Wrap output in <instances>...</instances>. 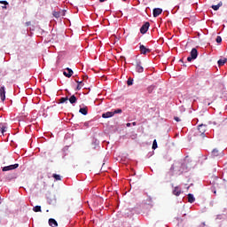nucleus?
<instances>
[{
  "mask_svg": "<svg viewBox=\"0 0 227 227\" xmlns=\"http://www.w3.org/2000/svg\"><path fill=\"white\" fill-rule=\"evenodd\" d=\"M82 88V85L77 84L76 86V91H79Z\"/></svg>",
  "mask_w": 227,
  "mask_h": 227,
  "instance_id": "38",
  "label": "nucleus"
},
{
  "mask_svg": "<svg viewBox=\"0 0 227 227\" xmlns=\"http://www.w3.org/2000/svg\"><path fill=\"white\" fill-rule=\"evenodd\" d=\"M155 154V152L154 151H152V152H149L146 155L147 159H150V157H153V155Z\"/></svg>",
  "mask_w": 227,
  "mask_h": 227,
  "instance_id": "33",
  "label": "nucleus"
},
{
  "mask_svg": "<svg viewBox=\"0 0 227 227\" xmlns=\"http://www.w3.org/2000/svg\"><path fill=\"white\" fill-rule=\"evenodd\" d=\"M152 148H153V150H157V148H159V145L157 144V139H154V140L153 141V146H152Z\"/></svg>",
  "mask_w": 227,
  "mask_h": 227,
  "instance_id": "27",
  "label": "nucleus"
},
{
  "mask_svg": "<svg viewBox=\"0 0 227 227\" xmlns=\"http://www.w3.org/2000/svg\"><path fill=\"white\" fill-rule=\"evenodd\" d=\"M122 1L125 3V2H127V1H129V0H122Z\"/></svg>",
  "mask_w": 227,
  "mask_h": 227,
  "instance_id": "49",
  "label": "nucleus"
},
{
  "mask_svg": "<svg viewBox=\"0 0 227 227\" xmlns=\"http://www.w3.org/2000/svg\"><path fill=\"white\" fill-rule=\"evenodd\" d=\"M6 130H8V128L6 126H4V124L0 123V132H1V134H4V132H6Z\"/></svg>",
  "mask_w": 227,
  "mask_h": 227,
  "instance_id": "20",
  "label": "nucleus"
},
{
  "mask_svg": "<svg viewBox=\"0 0 227 227\" xmlns=\"http://www.w3.org/2000/svg\"><path fill=\"white\" fill-rule=\"evenodd\" d=\"M114 116V114L113 112H106L102 114V118L107 119V118H113Z\"/></svg>",
  "mask_w": 227,
  "mask_h": 227,
  "instance_id": "14",
  "label": "nucleus"
},
{
  "mask_svg": "<svg viewBox=\"0 0 227 227\" xmlns=\"http://www.w3.org/2000/svg\"><path fill=\"white\" fill-rule=\"evenodd\" d=\"M69 102L70 104H77V97H75V95H72L69 98Z\"/></svg>",
  "mask_w": 227,
  "mask_h": 227,
  "instance_id": "19",
  "label": "nucleus"
},
{
  "mask_svg": "<svg viewBox=\"0 0 227 227\" xmlns=\"http://www.w3.org/2000/svg\"><path fill=\"white\" fill-rule=\"evenodd\" d=\"M198 130L202 137H206L205 132H207V125L205 124L199 125Z\"/></svg>",
  "mask_w": 227,
  "mask_h": 227,
  "instance_id": "8",
  "label": "nucleus"
},
{
  "mask_svg": "<svg viewBox=\"0 0 227 227\" xmlns=\"http://www.w3.org/2000/svg\"><path fill=\"white\" fill-rule=\"evenodd\" d=\"M0 4H4V6H2V8L6 10V6H8L9 3L6 0H0Z\"/></svg>",
  "mask_w": 227,
  "mask_h": 227,
  "instance_id": "22",
  "label": "nucleus"
},
{
  "mask_svg": "<svg viewBox=\"0 0 227 227\" xmlns=\"http://www.w3.org/2000/svg\"><path fill=\"white\" fill-rule=\"evenodd\" d=\"M0 98L2 102H4L6 100V88L4 85H2L0 87Z\"/></svg>",
  "mask_w": 227,
  "mask_h": 227,
  "instance_id": "7",
  "label": "nucleus"
},
{
  "mask_svg": "<svg viewBox=\"0 0 227 227\" xmlns=\"http://www.w3.org/2000/svg\"><path fill=\"white\" fill-rule=\"evenodd\" d=\"M198 55H199L198 49L192 48L190 52V56L187 57V61L189 63H191L192 61H194V59H198Z\"/></svg>",
  "mask_w": 227,
  "mask_h": 227,
  "instance_id": "2",
  "label": "nucleus"
},
{
  "mask_svg": "<svg viewBox=\"0 0 227 227\" xmlns=\"http://www.w3.org/2000/svg\"><path fill=\"white\" fill-rule=\"evenodd\" d=\"M52 178H54V180H61V176H59V174H53L52 175Z\"/></svg>",
  "mask_w": 227,
  "mask_h": 227,
  "instance_id": "31",
  "label": "nucleus"
},
{
  "mask_svg": "<svg viewBox=\"0 0 227 227\" xmlns=\"http://www.w3.org/2000/svg\"><path fill=\"white\" fill-rule=\"evenodd\" d=\"M175 121H182V120L179 119V117L175 116L174 117Z\"/></svg>",
  "mask_w": 227,
  "mask_h": 227,
  "instance_id": "39",
  "label": "nucleus"
},
{
  "mask_svg": "<svg viewBox=\"0 0 227 227\" xmlns=\"http://www.w3.org/2000/svg\"><path fill=\"white\" fill-rule=\"evenodd\" d=\"M215 42H216V43H221L223 42V37H221L220 35H217Z\"/></svg>",
  "mask_w": 227,
  "mask_h": 227,
  "instance_id": "32",
  "label": "nucleus"
},
{
  "mask_svg": "<svg viewBox=\"0 0 227 227\" xmlns=\"http://www.w3.org/2000/svg\"><path fill=\"white\" fill-rule=\"evenodd\" d=\"M47 203L49 205H54L56 203V199H51V198H47Z\"/></svg>",
  "mask_w": 227,
  "mask_h": 227,
  "instance_id": "24",
  "label": "nucleus"
},
{
  "mask_svg": "<svg viewBox=\"0 0 227 227\" xmlns=\"http://www.w3.org/2000/svg\"><path fill=\"white\" fill-rule=\"evenodd\" d=\"M162 13V8H154L153 10V17L157 18Z\"/></svg>",
  "mask_w": 227,
  "mask_h": 227,
  "instance_id": "11",
  "label": "nucleus"
},
{
  "mask_svg": "<svg viewBox=\"0 0 227 227\" xmlns=\"http://www.w3.org/2000/svg\"><path fill=\"white\" fill-rule=\"evenodd\" d=\"M91 121H85L84 123H83V127H86V129H88V127H90L91 124Z\"/></svg>",
  "mask_w": 227,
  "mask_h": 227,
  "instance_id": "34",
  "label": "nucleus"
},
{
  "mask_svg": "<svg viewBox=\"0 0 227 227\" xmlns=\"http://www.w3.org/2000/svg\"><path fill=\"white\" fill-rule=\"evenodd\" d=\"M227 61V59L224 58V59H220L218 61H217V65L218 67H223L224 66V64L226 63Z\"/></svg>",
  "mask_w": 227,
  "mask_h": 227,
  "instance_id": "18",
  "label": "nucleus"
},
{
  "mask_svg": "<svg viewBox=\"0 0 227 227\" xmlns=\"http://www.w3.org/2000/svg\"><path fill=\"white\" fill-rule=\"evenodd\" d=\"M48 223H49V226L58 227V221H56V219H54V218H50L48 220Z\"/></svg>",
  "mask_w": 227,
  "mask_h": 227,
  "instance_id": "13",
  "label": "nucleus"
},
{
  "mask_svg": "<svg viewBox=\"0 0 227 227\" xmlns=\"http://www.w3.org/2000/svg\"><path fill=\"white\" fill-rule=\"evenodd\" d=\"M138 45H139L140 54L146 55L148 54V52H152V50L150 48H146L145 44H141V43H139Z\"/></svg>",
  "mask_w": 227,
  "mask_h": 227,
  "instance_id": "5",
  "label": "nucleus"
},
{
  "mask_svg": "<svg viewBox=\"0 0 227 227\" xmlns=\"http://www.w3.org/2000/svg\"><path fill=\"white\" fill-rule=\"evenodd\" d=\"M63 75H65V77H67L68 79H70V77H72V75H74V70H72V68H70V67H67L66 70L63 72Z\"/></svg>",
  "mask_w": 227,
  "mask_h": 227,
  "instance_id": "9",
  "label": "nucleus"
},
{
  "mask_svg": "<svg viewBox=\"0 0 227 227\" xmlns=\"http://www.w3.org/2000/svg\"><path fill=\"white\" fill-rule=\"evenodd\" d=\"M19 168V163H15L12 165H8L2 168V171H13V169H17Z\"/></svg>",
  "mask_w": 227,
  "mask_h": 227,
  "instance_id": "6",
  "label": "nucleus"
},
{
  "mask_svg": "<svg viewBox=\"0 0 227 227\" xmlns=\"http://www.w3.org/2000/svg\"><path fill=\"white\" fill-rule=\"evenodd\" d=\"M226 210H227L226 207H224V208L223 209V212H226Z\"/></svg>",
  "mask_w": 227,
  "mask_h": 227,
  "instance_id": "46",
  "label": "nucleus"
},
{
  "mask_svg": "<svg viewBox=\"0 0 227 227\" xmlns=\"http://www.w3.org/2000/svg\"><path fill=\"white\" fill-rule=\"evenodd\" d=\"M52 15L55 17V19H59V17H61V12L54 11Z\"/></svg>",
  "mask_w": 227,
  "mask_h": 227,
  "instance_id": "26",
  "label": "nucleus"
},
{
  "mask_svg": "<svg viewBox=\"0 0 227 227\" xmlns=\"http://www.w3.org/2000/svg\"><path fill=\"white\" fill-rule=\"evenodd\" d=\"M148 29H150V22L146 21L140 27L141 35H146V33H148Z\"/></svg>",
  "mask_w": 227,
  "mask_h": 227,
  "instance_id": "4",
  "label": "nucleus"
},
{
  "mask_svg": "<svg viewBox=\"0 0 227 227\" xmlns=\"http://www.w3.org/2000/svg\"><path fill=\"white\" fill-rule=\"evenodd\" d=\"M131 126H132V123L130 122L126 123V127H131Z\"/></svg>",
  "mask_w": 227,
  "mask_h": 227,
  "instance_id": "40",
  "label": "nucleus"
},
{
  "mask_svg": "<svg viewBox=\"0 0 227 227\" xmlns=\"http://www.w3.org/2000/svg\"><path fill=\"white\" fill-rule=\"evenodd\" d=\"M135 70L137 74H143V72H145V67H143V62H141V59H136Z\"/></svg>",
  "mask_w": 227,
  "mask_h": 227,
  "instance_id": "3",
  "label": "nucleus"
},
{
  "mask_svg": "<svg viewBox=\"0 0 227 227\" xmlns=\"http://www.w3.org/2000/svg\"><path fill=\"white\" fill-rule=\"evenodd\" d=\"M214 194H217V191L215 189L213 190Z\"/></svg>",
  "mask_w": 227,
  "mask_h": 227,
  "instance_id": "44",
  "label": "nucleus"
},
{
  "mask_svg": "<svg viewBox=\"0 0 227 227\" xmlns=\"http://www.w3.org/2000/svg\"><path fill=\"white\" fill-rule=\"evenodd\" d=\"M188 201L189 203H194L196 201V198H194V194L192 193L188 194Z\"/></svg>",
  "mask_w": 227,
  "mask_h": 227,
  "instance_id": "16",
  "label": "nucleus"
},
{
  "mask_svg": "<svg viewBox=\"0 0 227 227\" xmlns=\"http://www.w3.org/2000/svg\"><path fill=\"white\" fill-rule=\"evenodd\" d=\"M171 170L176 171L177 175H182L183 173H187L191 169V164L189 163V157L184 160L176 161L170 168Z\"/></svg>",
  "mask_w": 227,
  "mask_h": 227,
  "instance_id": "1",
  "label": "nucleus"
},
{
  "mask_svg": "<svg viewBox=\"0 0 227 227\" xmlns=\"http://www.w3.org/2000/svg\"><path fill=\"white\" fill-rule=\"evenodd\" d=\"M26 25H27V26H31V21L26 22Z\"/></svg>",
  "mask_w": 227,
  "mask_h": 227,
  "instance_id": "42",
  "label": "nucleus"
},
{
  "mask_svg": "<svg viewBox=\"0 0 227 227\" xmlns=\"http://www.w3.org/2000/svg\"><path fill=\"white\" fill-rule=\"evenodd\" d=\"M134 84V79L133 78H129L127 81V85L128 86H132Z\"/></svg>",
  "mask_w": 227,
  "mask_h": 227,
  "instance_id": "29",
  "label": "nucleus"
},
{
  "mask_svg": "<svg viewBox=\"0 0 227 227\" xmlns=\"http://www.w3.org/2000/svg\"><path fill=\"white\" fill-rule=\"evenodd\" d=\"M211 155L212 157H219V150H217V148L213 149Z\"/></svg>",
  "mask_w": 227,
  "mask_h": 227,
  "instance_id": "21",
  "label": "nucleus"
},
{
  "mask_svg": "<svg viewBox=\"0 0 227 227\" xmlns=\"http://www.w3.org/2000/svg\"><path fill=\"white\" fill-rule=\"evenodd\" d=\"M107 0H99V3H106Z\"/></svg>",
  "mask_w": 227,
  "mask_h": 227,
  "instance_id": "45",
  "label": "nucleus"
},
{
  "mask_svg": "<svg viewBox=\"0 0 227 227\" xmlns=\"http://www.w3.org/2000/svg\"><path fill=\"white\" fill-rule=\"evenodd\" d=\"M11 178H13V176H11Z\"/></svg>",
  "mask_w": 227,
  "mask_h": 227,
  "instance_id": "50",
  "label": "nucleus"
},
{
  "mask_svg": "<svg viewBox=\"0 0 227 227\" xmlns=\"http://www.w3.org/2000/svg\"><path fill=\"white\" fill-rule=\"evenodd\" d=\"M221 6H223V2H219L216 5H212L211 8L215 12H217V10H219V8H221Z\"/></svg>",
  "mask_w": 227,
  "mask_h": 227,
  "instance_id": "17",
  "label": "nucleus"
},
{
  "mask_svg": "<svg viewBox=\"0 0 227 227\" xmlns=\"http://www.w3.org/2000/svg\"><path fill=\"white\" fill-rule=\"evenodd\" d=\"M179 61H180L181 63H184V59H180Z\"/></svg>",
  "mask_w": 227,
  "mask_h": 227,
  "instance_id": "47",
  "label": "nucleus"
},
{
  "mask_svg": "<svg viewBox=\"0 0 227 227\" xmlns=\"http://www.w3.org/2000/svg\"><path fill=\"white\" fill-rule=\"evenodd\" d=\"M199 227H205V222H203Z\"/></svg>",
  "mask_w": 227,
  "mask_h": 227,
  "instance_id": "43",
  "label": "nucleus"
},
{
  "mask_svg": "<svg viewBox=\"0 0 227 227\" xmlns=\"http://www.w3.org/2000/svg\"><path fill=\"white\" fill-rule=\"evenodd\" d=\"M75 82H77V84H79L80 86H83L84 83L82 82V81L79 82V81H75Z\"/></svg>",
  "mask_w": 227,
  "mask_h": 227,
  "instance_id": "37",
  "label": "nucleus"
},
{
  "mask_svg": "<svg viewBox=\"0 0 227 227\" xmlns=\"http://www.w3.org/2000/svg\"><path fill=\"white\" fill-rule=\"evenodd\" d=\"M223 215H223V214H222V215H216V218H215L216 221H217V220L221 221V220L223 219Z\"/></svg>",
  "mask_w": 227,
  "mask_h": 227,
  "instance_id": "35",
  "label": "nucleus"
},
{
  "mask_svg": "<svg viewBox=\"0 0 227 227\" xmlns=\"http://www.w3.org/2000/svg\"><path fill=\"white\" fill-rule=\"evenodd\" d=\"M153 90H155V85H150L147 87V93H153Z\"/></svg>",
  "mask_w": 227,
  "mask_h": 227,
  "instance_id": "23",
  "label": "nucleus"
},
{
  "mask_svg": "<svg viewBox=\"0 0 227 227\" xmlns=\"http://www.w3.org/2000/svg\"><path fill=\"white\" fill-rule=\"evenodd\" d=\"M172 192L174 196H180L182 194V189L179 186H176Z\"/></svg>",
  "mask_w": 227,
  "mask_h": 227,
  "instance_id": "12",
  "label": "nucleus"
},
{
  "mask_svg": "<svg viewBox=\"0 0 227 227\" xmlns=\"http://www.w3.org/2000/svg\"><path fill=\"white\" fill-rule=\"evenodd\" d=\"M76 126H77V127H81V125H80V124H76Z\"/></svg>",
  "mask_w": 227,
  "mask_h": 227,
  "instance_id": "48",
  "label": "nucleus"
},
{
  "mask_svg": "<svg viewBox=\"0 0 227 227\" xmlns=\"http://www.w3.org/2000/svg\"><path fill=\"white\" fill-rule=\"evenodd\" d=\"M131 125H132L133 127H136V125H137V123L136 121H134V122L131 123Z\"/></svg>",
  "mask_w": 227,
  "mask_h": 227,
  "instance_id": "41",
  "label": "nucleus"
},
{
  "mask_svg": "<svg viewBox=\"0 0 227 227\" xmlns=\"http://www.w3.org/2000/svg\"><path fill=\"white\" fill-rule=\"evenodd\" d=\"M146 205H148V207H149L150 208H153V199H152V196H148V197H147Z\"/></svg>",
  "mask_w": 227,
  "mask_h": 227,
  "instance_id": "15",
  "label": "nucleus"
},
{
  "mask_svg": "<svg viewBox=\"0 0 227 227\" xmlns=\"http://www.w3.org/2000/svg\"><path fill=\"white\" fill-rule=\"evenodd\" d=\"M79 113L83 116H86L88 114V106H86L84 104L80 105Z\"/></svg>",
  "mask_w": 227,
  "mask_h": 227,
  "instance_id": "10",
  "label": "nucleus"
},
{
  "mask_svg": "<svg viewBox=\"0 0 227 227\" xmlns=\"http://www.w3.org/2000/svg\"><path fill=\"white\" fill-rule=\"evenodd\" d=\"M34 212H42V206H35L33 207Z\"/></svg>",
  "mask_w": 227,
  "mask_h": 227,
  "instance_id": "28",
  "label": "nucleus"
},
{
  "mask_svg": "<svg viewBox=\"0 0 227 227\" xmlns=\"http://www.w3.org/2000/svg\"><path fill=\"white\" fill-rule=\"evenodd\" d=\"M117 15H118V17H123V12L118 11Z\"/></svg>",
  "mask_w": 227,
  "mask_h": 227,
  "instance_id": "36",
  "label": "nucleus"
},
{
  "mask_svg": "<svg viewBox=\"0 0 227 227\" xmlns=\"http://www.w3.org/2000/svg\"><path fill=\"white\" fill-rule=\"evenodd\" d=\"M114 114H121V113H123V110H121V108H117L114 111L112 112Z\"/></svg>",
  "mask_w": 227,
  "mask_h": 227,
  "instance_id": "25",
  "label": "nucleus"
},
{
  "mask_svg": "<svg viewBox=\"0 0 227 227\" xmlns=\"http://www.w3.org/2000/svg\"><path fill=\"white\" fill-rule=\"evenodd\" d=\"M68 97H64L59 99V104H65V102H67Z\"/></svg>",
  "mask_w": 227,
  "mask_h": 227,
  "instance_id": "30",
  "label": "nucleus"
}]
</instances>
